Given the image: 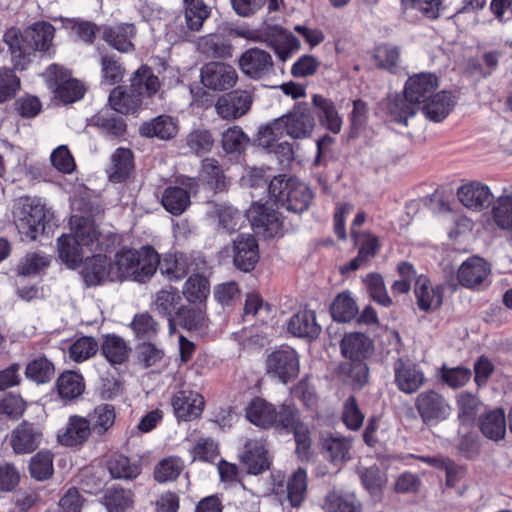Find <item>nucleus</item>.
<instances>
[{
  "label": "nucleus",
  "mask_w": 512,
  "mask_h": 512,
  "mask_svg": "<svg viewBox=\"0 0 512 512\" xmlns=\"http://www.w3.org/2000/svg\"><path fill=\"white\" fill-rule=\"evenodd\" d=\"M46 209L38 200L30 197L20 198L14 207V221L21 235L29 240H36L44 232Z\"/></svg>",
  "instance_id": "7ed1b4c3"
},
{
  "label": "nucleus",
  "mask_w": 512,
  "mask_h": 512,
  "mask_svg": "<svg viewBox=\"0 0 512 512\" xmlns=\"http://www.w3.org/2000/svg\"><path fill=\"white\" fill-rule=\"evenodd\" d=\"M107 466L113 478L135 479L141 473L138 463H131L129 458L121 454L112 456Z\"/></svg>",
  "instance_id": "de8ad7c7"
},
{
  "label": "nucleus",
  "mask_w": 512,
  "mask_h": 512,
  "mask_svg": "<svg viewBox=\"0 0 512 512\" xmlns=\"http://www.w3.org/2000/svg\"><path fill=\"white\" fill-rule=\"evenodd\" d=\"M199 48L202 53L216 58L231 56V45L223 43L218 35H208L201 38Z\"/></svg>",
  "instance_id": "69168bd1"
},
{
  "label": "nucleus",
  "mask_w": 512,
  "mask_h": 512,
  "mask_svg": "<svg viewBox=\"0 0 512 512\" xmlns=\"http://www.w3.org/2000/svg\"><path fill=\"white\" fill-rule=\"evenodd\" d=\"M458 283L466 288H476L480 284V257L474 255L464 261L457 271Z\"/></svg>",
  "instance_id": "8fccbe9b"
},
{
  "label": "nucleus",
  "mask_w": 512,
  "mask_h": 512,
  "mask_svg": "<svg viewBox=\"0 0 512 512\" xmlns=\"http://www.w3.org/2000/svg\"><path fill=\"white\" fill-rule=\"evenodd\" d=\"M161 202L166 211L179 216L190 205V194L182 187L170 186L164 190Z\"/></svg>",
  "instance_id": "4c0bfd02"
},
{
  "label": "nucleus",
  "mask_w": 512,
  "mask_h": 512,
  "mask_svg": "<svg viewBox=\"0 0 512 512\" xmlns=\"http://www.w3.org/2000/svg\"><path fill=\"white\" fill-rule=\"evenodd\" d=\"M108 102L118 113L135 114L142 106L143 99L133 88L126 90L122 86H117L110 92Z\"/></svg>",
  "instance_id": "a878e982"
},
{
  "label": "nucleus",
  "mask_w": 512,
  "mask_h": 512,
  "mask_svg": "<svg viewBox=\"0 0 512 512\" xmlns=\"http://www.w3.org/2000/svg\"><path fill=\"white\" fill-rule=\"evenodd\" d=\"M200 180L214 192L227 190L229 180L219 162L214 158H205L201 162Z\"/></svg>",
  "instance_id": "c85d7f7f"
},
{
  "label": "nucleus",
  "mask_w": 512,
  "mask_h": 512,
  "mask_svg": "<svg viewBox=\"0 0 512 512\" xmlns=\"http://www.w3.org/2000/svg\"><path fill=\"white\" fill-rule=\"evenodd\" d=\"M326 512H362V503L352 492L331 491L324 501Z\"/></svg>",
  "instance_id": "473e14b6"
},
{
  "label": "nucleus",
  "mask_w": 512,
  "mask_h": 512,
  "mask_svg": "<svg viewBox=\"0 0 512 512\" xmlns=\"http://www.w3.org/2000/svg\"><path fill=\"white\" fill-rule=\"evenodd\" d=\"M414 293L417 305L422 311L436 310L443 302V286L432 287L430 280L421 275L416 279Z\"/></svg>",
  "instance_id": "aec40b11"
},
{
  "label": "nucleus",
  "mask_w": 512,
  "mask_h": 512,
  "mask_svg": "<svg viewBox=\"0 0 512 512\" xmlns=\"http://www.w3.org/2000/svg\"><path fill=\"white\" fill-rule=\"evenodd\" d=\"M135 32L136 30L133 24H118L112 27H106L103 31V39L114 49L127 53L134 50V45L131 40Z\"/></svg>",
  "instance_id": "cd10ccee"
},
{
  "label": "nucleus",
  "mask_w": 512,
  "mask_h": 512,
  "mask_svg": "<svg viewBox=\"0 0 512 512\" xmlns=\"http://www.w3.org/2000/svg\"><path fill=\"white\" fill-rule=\"evenodd\" d=\"M404 14L420 12L429 19L440 16L441 0H400Z\"/></svg>",
  "instance_id": "6e6d98bb"
},
{
  "label": "nucleus",
  "mask_w": 512,
  "mask_h": 512,
  "mask_svg": "<svg viewBox=\"0 0 512 512\" xmlns=\"http://www.w3.org/2000/svg\"><path fill=\"white\" fill-rule=\"evenodd\" d=\"M184 22L181 18L176 19L170 26V32L174 33L178 39L186 40L190 32H198L203 26L204 21L210 15L209 7L202 0H184Z\"/></svg>",
  "instance_id": "0eeeda50"
},
{
  "label": "nucleus",
  "mask_w": 512,
  "mask_h": 512,
  "mask_svg": "<svg viewBox=\"0 0 512 512\" xmlns=\"http://www.w3.org/2000/svg\"><path fill=\"white\" fill-rule=\"evenodd\" d=\"M242 73L253 80L266 79L274 72L272 56L257 47L246 50L238 60Z\"/></svg>",
  "instance_id": "6e6552de"
},
{
  "label": "nucleus",
  "mask_w": 512,
  "mask_h": 512,
  "mask_svg": "<svg viewBox=\"0 0 512 512\" xmlns=\"http://www.w3.org/2000/svg\"><path fill=\"white\" fill-rule=\"evenodd\" d=\"M179 324L187 330H200L206 324L205 314L201 309L181 307L177 311Z\"/></svg>",
  "instance_id": "774afa93"
},
{
  "label": "nucleus",
  "mask_w": 512,
  "mask_h": 512,
  "mask_svg": "<svg viewBox=\"0 0 512 512\" xmlns=\"http://www.w3.org/2000/svg\"><path fill=\"white\" fill-rule=\"evenodd\" d=\"M139 133L143 137H157L161 140L174 138L178 133L176 120L169 115H159L150 121H146L139 127Z\"/></svg>",
  "instance_id": "b1692460"
},
{
  "label": "nucleus",
  "mask_w": 512,
  "mask_h": 512,
  "mask_svg": "<svg viewBox=\"0 0 512 512\" xmlns=\"http://www.w3.org/2000/svg\"><path fill=\"white\" fill-rule=\"evenodd\" d=\"M395 384L406 394L415 393L425 382L423 371L414 363L397 359L393 364Z\"/></svg>",
  "instance_id": "4468645a"
},
{
  "label": "nucleus",
  "mask_w": 512,
  "mask_h": 512,
  "mask_svg": "<svg viewBox=\"0 0 512 512\" xmlns=\"http://www.w3.org/2000/svg\"><path fill=\"white\" fill-rule=\"evenodd\" d=\"M137 253V270L135 281L146 282L157 270L159 255L151 246H144Z\"/></svg>",
  "instance_id": "ea45409f"
},
{
  "label": "nucleus",
  "mask_w": 512,
  "mask_h": 512,
  "mask_svg": "<svg viewBox=\"0 0 512 512\" xmlns=\"http://www.w3.org/2000/svg\"><path fill=\"white\" fill-rule=\"evenodd\" d=\"M90 424L86 417L70 416L65 431L58 435L59 442L68 447L82 445L93 434Z\"/></svg>",
  "instance_id": "5701e85b"
},
{
  "label": "nucleus",
  "mask_w": 512,
  "mask_h": 512,
  "mask_svg": "<svg viewBox=\"0 0 512 512\" xmlns=\"http://www.w3.org/2000/svg\"><path fill=\"white\" fill-rule=\"evenodd\" d=\"M187 146L197 155L210 152L214 145L211 133L206 129H195L186 137Z\"/></svg>",
  "instance_id": "0e129e2a"
},
{
  "label": "nucleus",
  "mask_w": 512,
  "mask_h": 512,
  "mask_svg": "<svg viewBox=\"0 0 512 512\" xmlns=\"http://www.w3.org/2000/svg\"><path fill=\"white\" fill-rule=\"evenodd\" d=\"M358 312V306L349 292L340 293L331 305V315L338 322H350Z\"/></svg>",
  "instance_id": "37998d69"
},
{
  "label": "nucleus",
  "mask_w": 512,
  "mask_h": 512,
  "mask_svg": "<svg viewBox=\"0 0 512 512\" xmlns=\"http://www.w3.org/2000/svg\"><path fill=\"white\" fill-rule=\"evenodd\" d=\"M246 417L254 425L261 428L273 427L277 422V410L262 398H254L246 407Z\"/></svg>",
  "instance_id": "bb28decb"
},
{
  "label": "nucleus",
  "mask_w": 512,
  "mask_h": 512,
  "mask_svg": "<svg viewBox=\"0 0 512 512\" xmlns=\"http://www.w3.org/2000/svg\"><path fill=\"white\" fill-rule=\"evenodd\" d=\"M312 104L319 123L330 132L338 134L341 131L342 119L334 102L322 95L315 94L312 97Z\"/></svg>",
  "instance_id": "412c9836"
},
{
  "label": "nucleus",
  "mask_w": 512,
  "mask_h": 512,
  "mask_svg": "<svg viewBox=\"0 0 512 512\" xmlns=\"http://www.w3.org/2000/svg\"><path fill=\"white\" fill-rule=\"evenodd\" d=\"M259 260V248L255 238L241 234L233 241V263L243 272L254 269Z\"/></svg>",
  "instance_id": "2eb2a0df"
},
{
  "label": "nucleus",
  "mask_w": 512,
  "mask_h": 512,
  "mask_svg": "<svg viewBox=\"0 0 512 512\" xmlns=\"http://www.w3.org/2000/svg\"><path fill=\"white\" fill-rule=\"evenodd\" d=\"M131 328L139 339H151L156 336L158 332V324L154 321L152 316L145 312L136 314L131 323Z\"/></svg>",
  "instance_id": "338daca9"
},
{
  "label": "nucleus",
  "mask_w": 512,
  "mask_h": 512,
  "mask_svg": "<svg viewBox=\"0 0 512 512\" xmlns=\"http://www.w3.org/2000/svg\"><path fill=\"white\" fill-rule=\"evenodd\" d=\"M273 46L280 60L286 61L300 49L301 44L299 39L291 32L281 30L273 41Z\"/></svg>",
  "instance_id": "13d9d810"
},
{
  "label": "nucleus",
  "mask_w": 512,
  "mask_h": 512,
  "mask_svg": "<svg viewBox=\"0 0 512 512\" xmlns=\"http://www.w3.org/2000/svg\"><path fill=\"white\" fill-rule=\"evenodd\" d=\"M250 139L239 126L228 128L222 133V147L228 154H240L248 145Z\"/></svg>",
  "instance_id": "603ef678"
},
{
  "label": "nucleus",
  "mask_w": 512,
  "mask_h": 512,
  "mask_svg": "<svg viewBox=\"0 0 512 512\" xmlns=\"http://www.w3.org/2000/svg\"><path fill=\"white\" fill-rule=\"evenodd\" d=\"M288 331L299 338L315 339L321 332L314 311L303 310L294 314L288 322Z\"/></svg>",
  "instance_id": "393cba45"
},
{
  "label": "nucleus",
  "mask_w": 512,
  "mask_h": 512,
  "mask_svg": "<svg viewBox=\"0 0 512 512\" xmlns=\"http://www.w3.org/2000/svg\"><path fill=\"white\" fill-rule=\"evenodd\" d=\"M172 406L178 420L190 421L201 415L204 399L198 392L181 390L173 396Z\"/></svg>",
  "instance_id": "f3484780"
},
{
  "label": "nucleus",
  "mask_w": 512,
  "mask_h": 512,
  "mask_svg": "<svg viewBox=\"0 0 512 512\" xmlns=\"http://www.w3.org/2000/svg\"><path fill=\"white\" fill-rule=\"evenodd\" d=\"M278 119L284 134L293 139L310 137L315 127V119L307 103H297L289 113Z\"/></svg>",
  "instance_id": "423d86ee"
},
{
  "label": "nucleus",
  "mask_w": 512,
  "mask_h": 512,
  "mask_svg": "<svg viewBox=\"0 0 512 512\" xmlns=\"http://www.w3.org/2000/svg\"><path fill=\"white\" fill-rule=\"evenodd\" d=\"M506 421L503 409H495L482 417V436L499 441L505 437Z\"/></svg>",
  "instance_id": "a19ab883"
},
{
  "label": "nucleus",
  "mask_w": 512,
  "mask_h": 512,
  "mask_svg": "<svg viewBox=\"0 0 512 512\" xmlns=\"http://www.w3.org/2000/svg\"><path fill=\"white\" fill-rule=\"evenodd\" d=\"M59 396L63 400H74L80 397L85 389L82 375L74 371L63 372L56 381Z\"/></svg>",
  "instance_id": "72a5a7b5"
},
{
  "label": "nucleus",
  "mask_w": 512,
  "mask_h": 512,
  "mask_svg": "<svg viewBox=\"0 0 512 512\" xmlns=\"http://www.w3.org/2000/svg\"><path fill=\"white\" fill-rule=\"evenodd\" d=\"M137 253L136 250L122 249L115 255L114 275L115 281H122L124 279H132L135 281V276L138 274L137 268Z\"/></svg>",
  "instance_id": "c9c22d12"
},
{
  "label": "nucleus",
  "mask_w": 512,
  "mask_h": 512,
  "mask_svg": "<svg viewBox=\"0 0 512 512\" xmlns=\"http://www.w3.org/2000/svg\"><path fill=\"white\" fill-rule=\"evenodd\" d=\"M54 34V26L46 21L32 24L23 34L16 28L8 29L3 39L10 49L15 68L24 69L30 61L29 56L34 52L48 51Z\"/></svg>",
  "instance_id": "f257e3e1"
},
{
  "label": "nucleus",
  "mask_w": 512,
  "mask_h": 512,
  "mask_svg": "<svg viewBox=\"0 0 512 512\" xmlns=\"http://www.w3.org/2000/svg\"><path fill=\"white\" fill-rule=\"evenodd\" d=\"M241 461L249 474L258 475L270 467L266 445L262 440L250 439L245 443Z\"/></svg>",
  "instance_id": "a211bd4d"
},
{
  "label": "nucleus",
  "mask_w": 512,
  "mask_h": 512,
  "mask_svg": "<svg viewBox=\"0 0 512 512\" xmlns=\"http://www.w3.org/2000/svg\"><path fill=\"white\" fill-rule=\"evenodd\" d=\"M43 437L38 424L22 421L11 432L9 443L15 454H29L35 451Z\"/></svg>",
  "instance_id": "f8f14e48"
},
{
  "label": "nucleus",
  "mask_w": 512,
  "mask_h": 512,
  "mask_svg": "<svg viewBox=\"0 0 512 512\" xmlns=\"http://www.w3.org/2000/svg\"><path fill=\"white\" fill-rule=\"evenodd\" d=\"M71 223L76 226L73 237L81 246L87 247L91 252L102 251L99 244L100 233L94 222L88 218L73 216Z\"/></svg>",
  "instance_id": "2f4dec72"
},
{
  "label": "nucleus",
  "mask_w": 512,
  "mask_h": 512,
  "mask_svg": "<svg viewBox=\"0 0 512 512\" xmlns=\"http://www.w3.org/2000/svg\"><path fill=\"white\" fill-rule=\"evenodd\" d=\"M130 349L119 336L107 335L102 344V353L111 364H122L128 358Z\"/></svg>",
  "instance_id": "49530a36"
},
{
  "label": "nucleus",
  "mask_w": 512,
  "mask_h": 512,
  "mask_svg": "<svg viewBox=\"0 0 512 512\" xmlns=\"http://www.w3.org/2000/svg\"><path fill=\"white\" fill-rule=\"evenodd\" d=\"M458 418L460 420V433L465 434L460 442L461 450H468L467 440L469 430L472 428H480V418L478 417V410L480 401L476 395L468 392H461L457 396Z\"/></svg>",
  "instance_id": "9b49d317"
},
{
  "label": "nucleus",
  "mask_w": 512,
  "mask_h": 512,
  "mask_svg": "<svg viewBox=\"0 0 512 512\" xmlns=\"http://www.w3.org/2000/svg\"><path fill=\"white\" fill-rule=\"evenodd\" d=\"M183 294L190 302L202 301L209 294L207 278L200 274L190 276L185 283Z\"/></svg>",
  "instance_id": "bf43d9fd"
},
{
  "label": "nucleus",
  "mask_w": 512,
  "mask_h": 512,
  "mask_svg": "<svg viewBox=\"0 0 512 512\" xmlns=\"http://www.w3.org/2000/svg\"><path fill=\"white\" fill-rule=\"evenodd\" d=\"M267 373L288 383L299 373V359L295 350L284 348L273 351L266 359Z\"/></svg>",
  "instance_id": "1a4fd4ad"
},
{
  "label": "nucleus",
  "mask_w": 512,
  "mask_h": 512,
  "mask_svg": "<svg viewBox=\"0 0 512 512\" xmlns=\"http://www.w3.org/2000/svg\"><path fill=\"white\" fill-rule=\"evenodd\" d=\"M184 469V462L180 457L170 456L162 459L154 469V478L158 483L174 481Z\"/></svg>",
  "instance_id": "09e8293b"
},
{
  "label": "nucleus",
  "mask_w": 512,
  "mask_h": 512,
  "mask_svg": "<svg viewBox=\"0 0 512 512\" xmlns=\"http://www.w3.org/2000/svg\"><path fill=\"white\" fill-rule=\"evenodd\" d=\"M238 78L235 67L221 61L208 62L200 70L201 83L205 88L214 92H224L232 89Z\"/></svg>",
  "instance_id": "39448f33"
},
{
  "label": "nucleus",
  "mask_w": 512,
  "mask_h": 512,
  "mask_svg": "<svg viewBox=\"0 0 512 512\" xmlns=\"http://www.w3.org/2000/svg\"><path fill=\"white\" fill-rule=\"evenodd\" d=\"M105 501L110 512H123L133 503V494L130 490L113 487L105 496Z\"/></svg>",
  "instance_id": "e2e57ef3"
},
{
  "label": "nucleus",
  "mask_w": 512,
  "mask_h": 512,
  "mask_svg": "<svg viewBox=\"0 0 512 512\" xmlns=\"http://www.w3.org/2000/svg\"><path fill=\"white\" fill-rule=\"evenodd\" d=\"M414 405L425 425H436L446 420L451 414L449 402L435 390L419 393Z\"/></svg>",
  "instance_id": "20e7f679"
},
{
  "label": "nucleus",
  "mask_w": 512,
  "mask_h": 512,
  "mask_svg": "<svg viewBox=\"0 0 512 512\" xmlns=\"http://www.w3.org/2000/svg\"><path fill=\"white\" fill-rule=\"evenodd\" d=\"M81 247L72 235H62L58 238L59 257L70 268H74L82 262Z\"/></svg>",
  "instance_id": "c03bdc74"
},
{
  "label": "nucleus",
  "mask_w": 512,
  "mask_h": 512,
  "mask_svg": "<svg viewBox=\"0 0 512 512\" xmlns=\"http://www.w3.org/2000/svg\"><path fill=\"white\" fill-rule=\"evenodd\" d=\"M307 489V474L304 469L299 468L289 478L287 483V495L291 505L298 507L305 498Z\"/></svg>",
  "instance_id": "864d4df0"
},
{
  "label": "nucleus",
  "mask_w": 512,
  "mask_h": 512,
  "mask_svg": "<svg viewBox=\"0 0 512 512\" xmlns=\"http://www.w3.org/2000/svg\"><path fill=\"white\" fill-rule=\"evenodd\" d=\"M288 188L281 207L293 213L306 211L313 199L310 188L298 179H291Z\"/></svg>",
  "instance_id": "4be33fe9"
},
{
  "label": "nucleus",
  "mask_w": 512,
  "mask_h": 512,
  "mask_svg": "<svg viewBox=\"0 0 512 512\" xmlns=\"http://www.w3.org/2000/svg\"><path fill=\"white\" fill-rule=\"evenodd\" d=\"M438 87V79L431 73H419L411 76L405 85L404 95L396 96L389 103L388 110L392 119L407 124L409 117L415 115L423 103L428 101Z\"/></svg>",
  "instance_id": "f03ea898"
},
{
  "label": "nucleus",
  "mask_w": 512,
  "mask_h": 512,
  "mask_svg": "<svg viewBox=\"0 0 512 512\" xmlns=\"http://www.w3.org/2000/svg\"><path fill=\"white\" fill-rule=\"evenodd\" d=\"M86 418L91 423L92 433L97 436H103L113 427L116 413L112 405L101 404L96 406Z\"/></svg>",
  "instance_id": "f704fd0d"
},
{
  "label": "nucleus",
  "mask_w": 512,
  "mask_h": 512,
  "mask_svg": "<svg viewBox=\"0 0 512 512\" xmlns=\"http://www.w3.org/2000/svg\"><path fill=\"white\" fill-rule=\"evenodd\" d=\"M491 217L498 228L512 231V194L496 198L491 207Z\"/></svg>",
  "instance_id": "79ce46f5"
},
{
  "label": "nucleus",
  "mask_w": 512,
  "mask_h": 512,
  "mask_svg": "<svg viewBox=\"0 0 512 512\" xmlns=\"http://www.w3.org/2000/svg\"><path fill=\"white\" fill-rule=\"evenodd\" d=\"M31 477L38 481L50 478L53 474V454L48 450L37 452L29 463Z\"/></svg>",
  "instance_id": "3c124183"
},
{
  "label": "nucleus",
  "mask_w": 512,
  "mask_h": 512,
  "mask_svg": "<svg viewBox=\"0 0 512 512\" xmlns=\"http://www.w3.org/2000/svg\"><path fill=\"white\" fill-rule=\"evenodd\" d=\"M342 355L348 360L368 359L374 350L373 341L364 333H346L341 342Z\"/></svg>",
  "instance_id": "6ab92c4d"
},
{
  "label": "nucleus",
  "mask_w": 512,
  "mask_h": 512,
  "mask_svg": "<svg viewBox=\"0 0 512 512\" xmlns=\"http://www.w3.org/2000/svg\"><path fill=\"white\" fill-rule=\"evenodd\" d=\"M453 100L451 94L447 91L435 93L428 101L420 107L427 119L432 122L443 121L451 112Z\"/></svg>",
  "instance_id": "c756f323"
},
{
  "label": "nucleus",
  "mask_w": 512,
  "mask_h": 512,
  "mask_svg": "<svg viewBox=\"0 0 512 512\" xmlns=\"http://www.w3.org/2000/svg\"><path fill=\"white\" fill-rule=\"evenodd\" d=\"M131 88L136 91L140 97H153L156 95L160 88L161 82L153 70L148 66H141L137 69L131 79Z\"/></svg>",
  "instance_id": "7c9ffc66"
},
{
  "label": "nucleus",
  "mask_w": 512,
  "mask_h": 512,
  "mask_svg": "<svg viewBox=\"0 0 512 512\" xmlns=\"http://www.w3.org/2000/svg\"><path fill=\"white\" fill-rule=\"evenodd\" d=\"M252 102V95L248 91L236 89L219 97L215 109L223 119H237L250 110Z\"/></svg>",
  "instance_id": "ddd939ff"
},
{
  "label": "nucleus",
  "mask_w": 512,
  "mask_h": 512,
  "mask_svg": "<svg viewBox=\"0 0 512 512\" xmlns=\"http://www.w3.org/2000/svg\"><path fill=\"white\" fill-rule=\"evenodd\" d=\"M365 283L371 298L378 304L389 307L392 299L387 293L384 280L380 274L370 273L365 278Z\"/></svg>",
  "instance_id": "680f3d73"
},
{
  "label": "nucleus",
  "mask_w": 512,
  "mask_h": 512,
  "mask_svg": "<svg viewBox=\"0 0 512 512\" xmlns=\"http://www.w3.org/2000/svg\"><path fill=\"white\" fill-rule=\"evenodd\" d=\"M113 275V264L107 256L100 253L87 258L82 269L83 280L87 286H96L106 281H115Z\"/></svg>",
  "instance_id": "dca6fc26"
},
{
  "label": "nucleus",
  "mask_w": 512,
  "mask_h": 512,
  "mask_svg": "<svg viewBox=\"0 0 512 512\" xmlns=\"http://www.w3.org/2000/svg\"><path fill=\"white\" fill-rule=\"evenodd\" d=\"M98 349V342L93 337L82 336L70 346L69 356L75 362H83L94 356Z\"/></svg>",
  "instance_id": "4d7b16f0"
},
{
  "label": "nucleus",
  "mask_w": 512,
  "mask_h": 512,
  "mask_svg": "<svg viewBox=\"0 0 512 512\" xmlns=\"http://www.w3.org/2000/svg\"><path fill=\"white\" fill-rule=\"evenodd\" d=\"M181 300V296L176 288L169 286L160 290L156 294L154 300V310L161 316L168 319L170 325L173 322L172 313L175 309L176 304Z\"/></svg>",
  "instance_id": "a18cd8bd"
},
{
  "label": "nucleus",
  "mask_w": 512,
  "mask_h": 512,
  "mask_svg": "<svg viewBox=\"0 0 512 512\" xmlns=\"http://www.w3.org/2000/svg\"><path fill=\"white\" fill-rule=\"evenodd\" d=\"M133 169V154L130 149L118 148L111 157L109 179L114 183L124 181Z\"/></svg>",
  "instance_id": "58836bf2"
},
{
  "label": "nucleus",
  "mask_w": 512,
  "mask_h": 512,
  "mask_svg": "<svg viewBox=\"0 0 512 512\" xmlns=\"http://www.w3.org/2000/svg\"><path fill=\"white\" fill-rule=\"evenodd\" d=\"M325 457L335 465H340L350 458L351 443L345 438H330L324 442Z\"/></svg>",
  "instance_id": "5fc2aeb1"
},
{
  "label": "nucleus",
  "mask_w": 512,
  "mask_h": 512,
  "mask_svg": "<svg viewBox=\"0 0 512 512\" xmlns=\"http://www.w3.org/2000/svg\"><path fill=\"white\" fill-rule=\"evenodd\" d=\"M246 217L255 234L264 238L275 236L282 225L278 212L259 203H254L249 208Z\"/></svg>",
  "instance_id": "9d476101"
},
{
  "label": "nucleus",
  "mask_w": 512,
  "mask_h": 512,
  "mask_svg": "<svg viewBox=\"0 0 512 512\" xmlns=\"http://www.w3.org/2000/svg\"><path fill=\"white\" fill-rule=\"evenodd\" d=\"M54 365L46 358H38L26 367L27 378L37 383H47L54 377Z\"/></svg>",
  "instance_id": "052dcab7"
},
{
  "label": "nucleus",
  "mask_w": 512,
  "mask_h": 512,
  "mask_svg": "<svg viewBox=\"0 0 512 512\" xmlns=\"http://www.w3.org/2000/svg\"><path fill=\"white\" fill-rule=\"evenodd\" d=\"M208 213L211 218L218 220L219 228L229 233L238 230L244 222V216L241 212L230 206L213 204Z\"/></svg>",
  "instance_id": "e433bc0d"
}]
</instances>
